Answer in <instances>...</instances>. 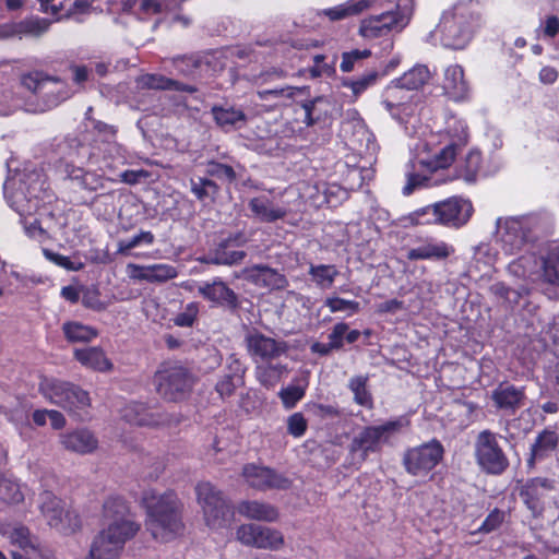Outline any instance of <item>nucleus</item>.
Segmentation results:
<instances>
[{"instance_id":"f257e3e1","label":"nucleus","mask_w":559,"mask_h":559,"mask_svg":"<svg viewBox=\"0 0 559 559\" xmlns=\"http://www.w3.org/2000/svg\"><path fill=\"white\" fill-rule=\"evenodd\" d=\"M141 504L146 511V530L153 538L169 542L182 532V504L174 491L145 489L142 492Z\"/></svg>"},{"instance_id":"f03ea898","label":"nucleus","mask_w":559,"mask_h":559,"mask_svg":"<svg viewBox=\"0 0 559 559\" xmlns=\"http://www.w3.org/2000/svg\"><path fill=\"white\" fill-rule=\"evenodd\" d=\"M56 153L58 155L56 169L72 187L88 192L103 188V177L85 169V165L93 156L88 144L74 135H67L56 145Z\"/></svg>"},{"instance_id":"7ed1b4c3","label":"nucleus","mask_w":559,"mask_h":559,"mask_svg":"<svg viewBox=\"0 0 559 559\" xmlns=\"http://www.w3.org/2000/svg\"><path fill=\"white\" fill-rule=\"evenodd\" d=\"M477 23L478 16L473 13L471 7L457 3L442 13L433 36L447 48L462 49L471 40Z\"/></svg>"},{"instance_id":"20e7f679","label":"nucleus","mask_w":559,"mask_h":559,"mask_svg":"<svg viewBox=\"0 0 559 559\" xmlns=\"http://www.w3.org/2000/svg\"><path fill=\"white\" fill-rule=\"evenodd\" d=\"M384 2L393 4L386 11L371 15L361 21L359 34L366 39H376L388 36L392 31L403 29L411 17L413 11V0H378L376 4L382 5Z\"/></svg>"},{"instance_id":"39448f33","label":"nucleus","mask_w":559,"mask_h":559,"mask_svg":"<svg viewBox=\"0 0 559 559\" xmlns=\"http://www.w3.org/2000/svg\"><path fill=\"white\" fill-rule=\"evenodd\" d=\"M408 426L409 420L405 416L386 420L381 425L366 426L353 438L349 451L361 461H366L370 453L380 452L383 444L390 443L393 437Z\"/></svg>"},{"instance_id":"423d86ee","label":"nucleus","mask_w":559,"mask_h":559,"mask_svg":"<svg viewBox=\"0 0 559 559\" xmlns=\"http://www.w3.org/2000/svg\"><path fill=\"white\" fill-rule=\"evenodd\" d=\"M509 269L518 276L540 273L545 282L559 285V239L545 243L539 249V264L534 254H524L512 261Z\"/></svg>"},{"instance_id":"0eeeda50","label":"nucleus","mask_w":559,"mask_h":559,"mask_svg":"<svg viewBox=\"0 0 559 559\" xmlns=\"http://www.w3.org/2000/svg\"><path fill=\"white\" fill-rule=\"evenodd\" d=\"M10 186H15V182L4 185V194L10 206L22 216L35 212L46 195L45 180L37 171L24 174L19 180V187L9 194Z\"/></svg>"},{"instance_id":"6e6552de","label":"nucleus","mask_w":559,"mask_h":559,"mask_svg":"<svg viewBox=\"0 0 559 559\" xmlns=\"http://www.w3.org/2000/svg\"><path fill=\"white\" fill-rule=\"evenodd\" d=\"M38 391L50 403L69 413L84 409L91 404L86 391L71 382L52 377H43L38 384Z\"/></svg>"},{"instance_id":"1a4fd4ad","label":"nucleus","mask_w":559,"mask_h":559,"mask_svg":"<svg viewBox=\"0 0 559 559\" xmlns=\"http://www.w3.org/2000/svg\"><path fill=\"white\" fill-rule=\"evenodd\" d=\"M195 492L207 526L219 528L230 522L233 510L219 489L209 481H202L197 485Z\"/></svg>"},{"instance_id":"9d476101","label":"nucleus","mask_w":559,"mask_h":559,"mask_svg":"<svg viewBox=\"0 0 559 559\" xmlns=\"http://www.w3.org/2000/svg\"><path fill=\"white\" fill-rule=\"evenodd\" d=\"M21 82L25 88L43 99V110H50L71 96V91L64 81L41 71L24 74Z\"/></svg>"},{"instance_id":"9b49d317","label":"nucleus","mask_w":559,"mask_h":559,"mask_svg":"<svg viewBox=\"0 0 559 559\" xmlns=\"http://www.w3.org/2000/svg\"><path fill=\"white\" fill-rule=\"evenodd\" d=\"M104 516L108 522L107 528L103 530L97 536L107 537L117 536L122 538L124 543L135 535L140 526L130 514L129 506L121 497H110L104 503Z\"/></svg>"},{"instance_id":"f8f14e48","label":"nucleus","mask_w":559,"mask_h":559,"mask_svg":"<svg viewBox=\"0 0 559 559\" xmlns=\"http://www.w3.org/2000/svg\"><path fill=\"white\" fill-rule=\"evenodd\" d=\"M158 394L170 402L183 400L192 388L193 379L188 370L176 364L164 365L154 378Z\"/></svg>"},{"instance_id":"ddd939ff","label":"nucleus","mask_w":559,"mask_h":559,"mask_svg":"<svg viewBox=\"0 0 559 559\" xmlns=\"http://www.w3.org/2000/svg\"><path fill=\"white\" fill-rule=\"evenodd\" d=\"M535 219L532 217H513L504 222L499 229V243L502 251L516 254L527 247L535 238Z\"/></svg>"},{"instance_id":"4468645a","label":"nucleus","mask_w":559,"mask_h":559,"mask_svg":"<svg viewBox=\"0 0 559 559\" xmlns=\"http://www.w3.org/2000/svg\"><path fill=\"white\" fill-rule=\"evenodd\" d=\"M475 457L487 473L499 475L509 466V460L498 442V436L490 430L478 433L475 441Z\"/></svg>"},{"instance_id":"2eb2a0df","label":"nucleus","mask_w":559,"mask_h":559,"mask_svg":"<svg viewBox=\"0 0 559 559\" xmlns=\"http://www.w3.org/2000/svg\"><path fill=\"white\" fill-rule=\"evenodd\" d=\"M443 445L436 439L409 448L403 455V466L413 476L427 475L443 457Z\"/></svg>"},{"instance_id":"dca6fc26","label":"nucleus","mask_w":559,"mask_h":559,"mask_svg":"<svg viewBox=\"0 0 559 559\" xmlns=\"http://www.w3.org/2000/svg\"><path fill=\"white\" fill-rule=\"evenodd\" d=\"M38 509L50 527L64 534L74 532L78 526L76 516L66 511L63 501L49 490L44 489L39 493Z\"/></svg>"},{"instance_id":"f3484780","label":"nucleus","mask_w":559,"mask_h":559,"mask_svg":"<svg viewBox=\"0 0 559 559\" xmlns=\"http://www.w3.org/2000/svg\"><path fill=\"white\" fill-rule=\"evenodd\" d=\"M245 344L249 356L254 362H266L286 354L288 345L285 341L264 335L257 329H250L245 335Z\"/></svg>"},{"instance_id":"a211bd4d","label":"nucleus","mask_w":559,"mask_h":559,"mask_svg":"<svg viewBox=\"0 0 559 559\" xmlns=\"http://www.w3.org/2000/svg\"><path fill=\"white\" fill-rule=\"evenodd\" d=\"M122 417L126 421L135 426L158 427L178 424L180 419L168 413L159 412L157 408L147 407L144 403L132 402L122 409Z\"/></svg>"},{"instance_id":"6ab92c4d","label":"nucleus","mask_w":559,"mask_h":559,"mask_svg":"<svg viewBox=\"0 0 559 559\" xmlns=\"http://www.w3.org/2000/svg\"><path fill=\"white\" fill-rule=\"evenodd\" d=\"M246 242L247 238L242 233L230 235L217 243L201 261L215 265L239 264L245 259L246 252L236 248L243 246Z\"/></svg>"},{"instance_id":"aec40b11","label":"nucleus","mask_w":559,"mask_h":559,"mask_svg":"<svg viewBox=\"0 0 559 559\" xmlns=\"http://www.w3.org/2000/svg\"><path fill=\"white\" fill-rule=\"evenodd\" d=\"M237 538L247 546L273 550L281 548L284 544L281 532L257 524L241 525L237 530Z\"/></svg>"},{"instance_id":"412c9836","label":"nucleus","mask_w":559,"mask_h":559,"mask_svg":"<svg viewBox=\"0 0 559 559\" xmlns=\"http://www.w3.org/2000/svg\"><path fill=\"white\" fill-rule=\"evenodd\" d=\"M246 483L257 490L286 489L289 480L274 469L255 464H247L242 468Z\"/></svg>"},{"instance_id":"4be33fe9","label":"nucleus","mask_w":559,"mask_h":559,"mask_svg":"<svg viewBox=\"0 0 559 559\" xmlns=\"http://www.w3.org/2000/svg\"><path fill=\"white\" fill-rule=\"evenodd\" d=\"M556 489V480L548 477H535L522 487L521 498L534 516L544 511L545 499Z\"/></svg>"},{"instance_id":"5701e85b","label":"nucleus","mask_w":559,"mask_h":559,"mask_svg":"<svg viewBox=\"0 0 559 559\" xmlns=\"http://www.w3.org/2000/svg\"><path fill=\"white\" fill-rule=\"evenodd\" d=\"M525 399V388L509 382H501L491 391L495 407L506 415H514L524 405Z\"/></svg>"},{"instance_id":"b1692460","label":"nucleus","mask_w":559,"mask_h":559,"mask_svg":"<svg viewBox=\"0 0 559 559\" xmlns=\"http://www.w3.org/2000/svg\"><path fill=\"white\" fill-rule=\"evenodd\" d=\"M439 211V224L449 227H461L469 219L473 206L469 201L461 198H450L437 202Z\"/></svg>"},{"instance_id":"393cba45","label":"nucleus","mask_w":559,"mask_h":559,"mask_svg":"<svg viewBox=\"0 0 559 559\" xmlns=\"http://www.w3.org/2000/svg\"><path fill=\"white\" fill-rule=\"evenodd\" d=\"M559 448V425L547 426L540 430L530 447L528 466H534L551 456Z\"/></svg>"},{"instance_id":"a878e982","label":"nucleus","mask_w":559,"mask_h":559,"mask_svg":"<svg viewBox=\"0 0 559 559\" xmlns=\"http://www.w3.org/2000/svg\"><path fill=\"white\" fill-rule=\"evenodd\" d=\"M10 542L20 550H12V559H53L49 555L43 554L37 543L27 527L14 526L9 534Z\"/></svg>"},{"instance_id":"bb28decb","label":"nucleus","mask_w":559,"mask_h":559,"mask_svg":"<svg viewBox=\"0 0 559 559\" xmlns=\"http://www.w3.org/2000/svg\"><path fill=\"white\" fill-rule=\"evenodd\" d=\"M198 293L204 299L231 310L239 305L236 293L219 278L203 283L198 287Z\"/></svg>"},{"instance_id":"cd10ccee","label":"nucleus","mask_w":559,"mask_h":559,"mask_svg":"<svg viewBox=\"0 0 559 559\" xmlns=\"http://www.w3.org/2000/svg\"><path fill=\"white\" fill-rule=\"evenodd\" d=\"M64 449L79 454H88L96 450L98 441L87 429H78L60 436Z\"/></svg>"},{"instance_id":"c85d7f7f","label":"nucleus","mask_w":559,"mask_h":559,"mask_svg":"<svg viewBox=\"0 0 559 559\" xmlns=\"http://www.w3.org/2000/svg\"><path fill=\"white\" fill-rule=\"evenodd\" d=\"M443 88L454 100H463L467 96L468 84L464 79V71L461 66L452 64L445 69Z\"/></svg>"},{"instance_id":"c756f323","label":"nucleus","mask_w":559,"mask_h":559,"mask_svg":"<svg viewBox=\"0 0 559 559\" xmlns=\"http://www.w3.org/2000/svg\"><path fill=\"white\" fill-rule=\"evenodd\" d=\"M248 206L252 212L253 217L263 223L276 222L284 218L287 214L286 209L275 206L273 202L264 195L252 198L249 201Z\"/></svg>"},{"instance_id":"7c9ffc66","label":"nucleus","mask_w":559,"mask_h":559,"mask_svg":"<svg viewBox=\"0 0 559 559\" xmlns=\"http://www.w3.org/2000/svg\"><path fill=\"white\" fill-rule=\"evenodd\" d=\"M342 131L345 135L350 133L348 138V145L353 150L362 151V148L369 150L370 144L373 142V136L369 132L368 128L360 118L345 121L342 124Z\"/></svg>"},{"instance_id":"2f4dec72","label":"nucleus","mask_w":559,"mask_h":559,"mask_svg":"<svg viewBox=\"0 0 559 559\" xmlns=\"http://www.w3.org/2000/svg\"><path fill=\"white\" fill-rule=\"evenodd\" d=\"M454 252V248L441 240H429L408 251L411 260H442L447 259Z\"/></svg>"},{"instance_id":"473e14b6","label":"nucleus","mask_w":559,"mask_h":559,"mask_svg":"<svg viewBox=\"0 0 559 559\" xmlns=\"http://www.w3.org/2000/svg\"><path fill=\"white\" fill-rule=\"evenodd\" d=\"M237 511L239 514L257 521L274 522L278 518V511L274 506L255 500L240 502Z\"/></svg>"},{"instance_id":"72a5a7b5","label":"nucleus","mask_w":559,"mask_h":559,"mask_svg":"<svg viewBox=\"0 0 559 559\" xmlns=\"http://www.w3.org/2000/svg\"><path fill=\"white\" fill-rule=\"evenodd\" d=\"M74 357L82 366L90 369L108 371L112 368V364L100 347L78 348L74 350Z\"/></svg>"},{"instance_id":"f704fd0d","label":"nucleus","mask_w":559,"mask_h":559,"mask_svg":"<svg viewBox=\"0 0 559 559\" xmlns=\"http://www.w3.org/2000/svg\"><path fill=\"white\" fill-rule=\"evenodd\" d=\"M378 0H348L345 3L324 10V14L331 21H340L349 16L358 15L365 10L372 8ZM404 3L407 0H403Z\"/></svg>"},{"instance_id":"c9c22d12","label":"nucleus","mask_w":559,"mask_h":559,"mask_svg":"<svg viewBox=\"0 0 559 559\" xmlns=\"http://www.w3.org/2000/svg\"><path fill=\"white\" fill-rule=\"evenodd\" d=\"M105 538L104 536H96L87 559H114L119 550L122 548V538L116 535Z\"/></svg>"},{"instance_id":"e433bc0d","label":"nucleus","mask_w":559,"mask_h":559,"mask_svg":"<svg viewBox=\"0 0 559 559\" xmlns=\"http://www.w3.org/2000/svg\"><path fill=\"white\" fill-rule=\"evenodd\" d=\"M490 293L501 299L509 309L520 307V301L530 295V289L526 286H521L516 289L508 287L504 283L498 282L490 286Z\"/></svg>"},{"instance_id":"4c0bfd02","label":"nucleus","mask_w":559,"mask_h":559,"mask_svg":"<svg viewBox=\"0 0 559 559\" xmlns=\"http://www.w3.org/2000/svg\"><path fill=\"white\" fill-rule=\"evenodd\" d=\"M287 371V367L283 364H273L271 361L258 362L255 377L261 385L272 389L282 380Z\"/></svg>"},{"instance_id":"58836bf2","label":"nucleus","mask_w":559,"mask_h":559,"mask_svg":"<svg viewBox=\"0 0 559 559\" xmlns=\"http://www.w3.org/2000/svg\"><path fill=\"white\" fill-rule=\"evenodd\" d=\"M304 122L311 127L326 119L330 109V103L324 97H316L302 103Z\"/></svg>"},{"instance_id":"ea45409f","label":"nucleus","mask_w":559,"mask_h":559,"mask_svg":"<svg viewBox=\"0 0 559 559\" xmlns=\"http://www.w3.org/2000/svg\"><path fill=\"white\" fill-rule=\"evenodd\" d=\"M211 111L217 126L224 130L236 128L246 121L245 112L235 107L214 106Z\"/></svg>"},{"instance_id":"a19ab883","label":"nucleus","mask_w":559,"mask_h":559,"mask_svg":"<svg viewBox=\"0 0 559 559\" xmlns=\"http://www.w3.org/2000/svg\"><path fill=\"white\" fill-rule=\"evenodd\" d=\"M139 82L142 86L153 90H175L188 93L197 91L195 87L191 85L179 83L159 74H145L140 78Z\"/></svg>"},{"instance_id":"79ce46f5","label":"nucleus","mask_w":559,"mask_h":559,"mask_svg":"<svg viewBox=\"0 0 559 559\" xmlns=\"http://www.w3.org/2000/svg\"><path fill=\"white\" fill-rule=\"evenodd\" d=\"M430 79V71L426 66L418 64L405 72L396 80V86L405 90H418Z\"/></svg>"},{"instance_id":"37998d69","label":"nucleus","mask_w":559,"mask_h":559,"mask_svg":"<svg viewBox=\"0 0 559 559\" xmlns=\"http://www.w3.org/2000/svg\"><path fill=\"white\" fill-rule=\"evenodd\" d=\"M50 24L47 19L32 17L16 24L14 33L20 37H39L49 29Z\"/></svg>"},{"instance_id":"c03bdc74","label":"nucleus","mask_w":559,"mask_h":559,"mask_svg":"<svg viewBox=\"0 0 559 559\" xmlns=\"http://www.w3.org/2000/svg\"><path fill=\"white\" fill-rule=\"evenodd\" d=\"M309 275L317 286L330 288L338 275V271L332 264H310Z\"/></svg>"},{"instance_id":"a18cd8bd","label":"nucleus","mask_w":559,"mask_h":559,"mask_svg":"<svg viewBox=\"0 0 559 559\" xmlns=\"http://www.w3.org/2000/svg\"><path fill=\"white\" fill-rule=\"evenodd\" d=\"M63 333L69 342H90L97 336V331L79 322H67L63 324Z\"/></svg>"},{"instance_id":"49530a36","label":"nucleus","mask_w":559,"mask_h":559,"mask_svg":"<svg viewBox=\"0 0 559 559\" xmlns=\"http://www.w3.org/2000/svg\"><path fill=\"white\" fill-rule=\"evenodd\" d=\"M368 378L364 376H356L350 378L348 388L354 394V401L367 408L372 407V396L367 389Z\"/></svg>"},{"instance_id":"de8ad7c7","label":"nucleus","mask_w":559,"mask_h":559,"mask_svg":"<svg viewBox=\"0 0 559 559\" xmlns=\"http://www.w3.org/2000/svg\"><path fill=\"white\" fill-rule=\"evenodd\" d=\"M258 280L271 289H284L288 286L285 275L265 265L255 266Z\"/></svg>"},{"instance_id":"09e8293b","label":"nucleus","mask_w":559,"mask_h":559,"mask_svg":"<svg viewBox=\"0 0 559 559\" xmlns=\"http://www.w3.org/2000/svg\"><path fill=\"white\" fill-rule=\"evenodd\" d=\"M190 188L191 192L201 202L214 199L218 192V186L213 180L202 177L190 179Z\"/></svg>"},{"instance_id":"8fccbe9b","label":"nucleus","mask_w":559,"mask_h":559,"mask_svg":"<svg viewBox=\"0 0 559 559\" xmlns=\"http://www.w3.org/2000/svg\"><path fill=\"white\" fill-rule=\"evenodd\" d=\"M0 500L8 504H16L22 502L24 500V493L20 484L9 478H1Z\"/></svg>"},{"instance_id":"3c124183","label":"nucleus","mask_w":559,"mask_h":559,"mask_svg":"<svg viewBox=\"0 0 559 559\" xmlns=\"http://www.w3.org/2000/svg\"><path fill=\"white\" fill-rule=\"evenodd\" d=\"M448 134L453 146H464L468 141V128L464 120L451 118L448 121Z\"/></svg>"},{"instance_id":"603ef678","label":"nucleus","mask_w":559,"mask_h":559,"mask_svg":"<svg viewBox=\"0 0 559 559\" xmlns=\"http://www.w3.org/2000/svg\"><path fill=\"white\" fill-rule=\"evenodd\" d=\"M439 211L437 203L415 210L408 215L413 225L439 224Z\"/></svg>"},{"instance_id":"864d4df0","label":"nucleus","mask_w":559,"mask_h":559,"mask_svg":"<svg viewBox=\"0 0 559 559\" xmlns=\"http://www.w3.org/2000/svg\"><path fill=\"white\" fill-rule=\"evenodd\" d=\"M379 78V73L377 71H369L362 74L360 78L356 80H344L342 85L348 87L353 92V96L357 98L360 94H362L366 90L373 86Z\"/></svg>"},{"instance_id":"5fc2aeb1","label":"nucleus","mask_w":559,"mask_h":559,"mask_svg":"<svg viewBox=\"0 0 559 559\" xmlns=\"http://www.w3.org/2000/svg\"><path fill=\"white\" fill-rule=\"evenodd\" d=\"M481 166V155L477 150H471L466 155L461 176L466 182H474Z\"/></svg>"},{"instance_id":"6e6d98bb","label":"nucleus","mask_w":559,"mask_h":559,"mask_svg":"<svg viewBox=\"0 0 559 559\" xmlns=\"http://www.w3.org/2000/svg\"><path fill=\"white\" fill-rule=\"evenodd\" d=\"M301 88L294 86H282L275 88L260 90L257 95L260 100H275V104H281V99L293 98L296 93L300 92Z\"/></svg>"},{"instance_id":"4d7b16f0","label":"nucleus","mask_w":559,"mask_h":559,"mask_svg":"<svg viewBox=\"0 0 559 559\" xmlns=\"http://www.w3.org/2000/svg\"><path fill=\"white\" fill-rule=\"evenodd\" d=\"M155 240L154 235L148 230H142L138 235L129 239H121L118 241L117 252L120 254H128L132 249L139 247L140 245H152Z\"/></svg>"},{"instance_id":"13d9d810","label":"nucleus","mask_w":559,"mask_h":559,"mask_svg":"<svg viewBox=\"0 0 559 559\" xmlns=\"http://www.w3.org/2000/svg\"><path fill=\"white\" fill-rule=\"evenodd\" d=\"M177 269L170 264L156 263L150 265V272L147 275L148 283H164L169 280L177 277Z\"/></svg>"},{"instance_id":"bf43d9fd","label":"nucleus","mask_w":559,"mask_h":559,"mask_svg":"<svg viewBox=\"0 0 559 559\" xmlns=\"http://www.w3.org/2000/svg\"><path fill=\"white\" fill-rule=\"evenodd\" d=\"M306 386L288 385L280 391L278 395L285 408L290 409L305 396Z\"/></svg>"},{"instance_id":"052dcab7","label":"nucleus","mask_w":559,"mask_h":559,"mask_svg":"<svg viewBox=\"0 0 559 559\" xmlns=\"http://www.w3.org/2000/svg\"><path fill=\"white\" fill-rule=\"evenodd\" d=\"M456 148L453 144L445 145L432 160L427 163V166L431 170H436L438 168H445L451 165L456 155Z\"/></svg>"},{"instance_id":"680f3d73","label":"nucleus","mask_w":559,"mask_h":559,"mask_svg":"<svg viewBox=\"0 0 559 559\" xmlns=\"http://www.w3.org/2000/svg\"><path fill=\"white\" fill-rule=\"evenodd\" d=\"M43 253L48 261L68 271H80L84 267L82 262L72 261L69 257L53 252L49 249H44Z\"/></svg>"},{"instance_id":"e2e57ef3","label":"nucleus","mask_w":559,"mask_h":559,"mask_svg":"<svg viewBox=\"0 0 559 559\" xmlns=\"http://www.w3.org/2000/svg\"><path fill=\"white\" fill-rule=\"evenodd\" d=\"M371 55V51L368 49L364 50H352L342 53V62L340 68L343 72L348 73L355 69V64L361 61L365 58H368Z\"/></svg>"},{"instance_id":"0e129e2a","label":"nucleus","mask_w":559,"mask_h":559,"mask_svg":"<svg viewBox=\"0 0 559 559\" xmlns=\"http://www.w3.org/2000/svg\"><path fill=\"white\" fill-rule=\"evenodd\" d=\"M324 305L331 312L348 311L349 313H356L359 311V302L340 297H330L324 301Z\"/></svg>"},{"instance_id":"69168bd1","label":"nucleus","mask_w":559,"mask_h":559,"mask_svg":"<svg viewBox=\"0 0 559 559\" xmlns=\"http://www.w3.org/2000/svg\"><path fill=\"white\" fill-rule=\"evenodd\" d=\"M206 173L212 177H216L218 179H225L229 182H231L236 179V173H235L234 168L226 164L210 162L207 165Z\"/></svg>"},{"instance_id":"338daca9","label":"nucleus","mask_w":559,"mask_h":559,"mask_svg":"<svg viewBox=\"0 0 559 559\" xmlns=\"http://www.w3.org/2000/svg\"><path fill=\"white\" fill-rule=\"evenodd\" d=\"M307 427V420L301 413H294L287 418V431L295 438L302 437Z\"/></svg>"},{"instance_id":"774afa93","label":"nucleus","mask_w":559,"mask_h":559,"mask_svg":"<svg viewBox=\"0 0 559 559\" xmlns=\"http://www.w3.org/2000/svg\"><path fill=\"white\" fill-rule=\"evenodd\" d=\"M198 312H199L198 305L195 302H190L185 307V309L181 312H179L175 317L174 323L177 326H185V328L191 326L198 316Z\"/></svg>"}]
</instances>
